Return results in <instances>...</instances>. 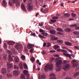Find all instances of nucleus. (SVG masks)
I'll list each match as a JSON object with an SVG mask.
<instances>
[{
    "mask_svg": "<svg viewBox=\"0 0 79 79\" xmlns=\"http://www.w3.org/2000/svg\"><path fill=\"white\" fill-rule=\"evenodd\" d=\"M59 58H57L55 60L56 61V70L57 71H60L61 69H62V67L61 65L62 64V60H59Z\"/></svg>",
    "mask_w": 79,
    "mask_h": 79,
    "instance_id": "1",
    "label": "nucleus"
},
{
    "mask_svg": "<svg viewBox=\"0 0 79 79\" xmlns=\"http://www.w3.org/2000/svg\"><path fill=\"white\" fill-rule=\"evenodd\" d=\"M53 64H50L46 65L44 68V69L46 71H47V70H52L53 69Z\"/></svg>",
    "mask_w": 79,
    "mask_h": 79,
    "instance_id": "2",
    "label": "nucleus"
},
{
    "mask_svg": "<svg viewBox=\"0 0 79 79\" xmlns=\"http://www.w3.org/2000/svg\"><path fill=\"white\" fill-rule=\"evenodd\" d=\"M7 52L9 54V56H8V60L9 61H13V58L11 57V55H12V52L9 50H7Z\"/></svg>",
    "mask_w": 79,
    "mask_h": 79,
    "instance_id": "3",
    "label": "nucleus"
},
{
    "mask_svg": "<svg viewBox=\"0 0 79 79\" xmlns=\"http://www.w3.org/2000/svg\"><path fill=\"white\" fill-rule=\"evenodd\" d=\"M72 63L73 64L72 66L73 67V68L77 67L76 69H78L79 66H78V63L77 62V61L76 60H73L72 62Z\"/></svg>",
    "mask_w": 79,
    "mask_h": 79,
    "instance_id": "4",
    "label": "nucleus"
},
{
    "mask_svg": "<svg viewBox=\"0 0 79 79\" xmlns=\"http://www.w3.org/2000/svg\"><path fill=\"white\" fill-rule=\"evenodd\" d=\"M22 47H23V45L21 44H17L15 46V48L19 52L22 51Z\"/></svg>",
    "mask_w": 79,
    "mask_h": 79,
    "instance_id": "5",
    "label": "nucleus"
},
{
    "mask_svg": "<svg viewBox=\"0 0 79 79\" xmlns=\"http://www.w3.org/2000/svg\"><path fill=\"white\" fill-rule=\"evenodd\" d=\"M7 71L10 72V69L13 68V63H10V62H7Z\"/></svg>",
    "mask_w": 79,
    "mask_h": 79,
    "instance_id": "6",
    "label": "nucleus"
},
{
    "mask_svg": "<svg viewBox=\"0 0 79 79\" xmlns=\"http://www.w3.org/2000/svg\"><path fill=\"white\" fill-rule=\"evenodd\" d=\"M27 7L28 10L31 11L33 9V5L31 3H28L27 5Z\"/></svg>",
    "mask_w": 79,
    "mask_h": 79,
    "instance_id": "7",
    "label": "nucleus"
},
{
    "mask_svg": "<svg viewBox=\"0 0 79 79\" xmlns=\"http://www.w3.org/2000/svg\"><path fill=\"white\" fill-rule=\"evenodd\" d=\"M71 66L69 64H67L65 65L63 68V69H64V71H68V69L70 68Z\"/></svg>",
    "mask_w": 79,
    "mask_h": 79,
    "instance_id": "8",
    "label": "nucleus"
},
{
    "mask_svg": "<svg viewBox=\"0 0 79 79\" xmlns=\"http://www.w3.org/2000/svg\"><path fill=\"white\" fill-rule=\"evenodd\" d=\"M23 73L25 75L27 76L26 79H29V72L28 71L26 70H24L23 71Z\"/></svg>",
    "mask_w": 79,
    "mask_h": 79,
    "instance_id": "9",
    "label": "nucleus"
},
{
    "mask_svg": "<svg viewBox=\"0 0 79 79\" xmlns=\"http://www.w3.org/2000/svg\"><path fill=\"white\" fill-rule=\"evenodd\" d=\"M1 73L3 75H6V69L4 68L2 69Z\"/></svg>",
    "mask_w": 79,
    "mask_h": 79,
    "instance_id": "10",
    "label": "nucleus"
},
{
    "mask_svg": "<svg viewBox=\"0 0 79 79\" xmlns=\"http://www.w3.org/2000/svg\"><path fill=\"white\" fill-rule=\"evenodd\" d=\"M15 3L16 4V6L17 7H18V6H20V5H21V3L20 2V1L19 0H16V1Z\"/></svg>",
    "mask_w": 79,
    "mask_h": 79,
    "instance_id": "11",
    "label": "nucleus"
},
{
    "mask_svg": "<svg viewBox=\"0 0 79 79\" xmlns=\"http://www.w3.org/2000/svg\"><path fill=\"white\" fill-rule=\"evenodd\" d=\"M49 77L51 79H55V75L54 73L51 74Z\"/></svg>",
    "mask_w": 79,
    "mask_h": 79,
    "instance_id": "12",
    "label": "nucleus"
},
{
    "mask_svg": "<svg viewBox=\"0 0 79 79\" xmlns=\"http://www.w3.org/2000/svg\"><path fill=\"white\" fill-rule=\"evenodd\" d=\"M21 8L23 11H26V8L25 6H24V5L23 4L21 5Z\"/></svg>",
    "mask_w": 79,
    "mask_h": 79,
    "instance_id": "13",
    "label": "nucleus"
},
{
    "mask_svg": "<svg viewBox=\"0 0 79 79\" xmlns=\"http://www.w3.org/2000/svg\"><path fill=\"white\" fill-rule=\"evenodd\" d=\"M2 5L4 7H6L7 6V3L5 0H3L2 2Z\"/></svg>",
    "mask_w": 79,
    "mask_h": 79,
    "instance_id": "14",
    "label": "nucleus"
},
{
    "mask_svg": "<svg viewBox=\"0 0 79 79\" xmlns=\"http://www.w3.org/2000/svg\"><path fill=\"white\" fill-rule=\"evenodd\" d=\"M34 46V45L33 44H30L27 45V48L29 49H30V48H32Z\"/></svg>",
    "mask_w": 79,
    "mask_h": 79,
    "instance_id": "15",
    "label": "nucleus"
},
{
    "mask_svg": "<svg viewBox=\"0 0 79 79\" xmlns=\"http://www.w3.org/2000/svg\"><path fill=\"white\" fill-rule=\"evenodd\" d=\"M50 32L51 34H56V31L53 30H50Z\"/></svg>",
    "mask_w": 79,
    "mask_h": 79,
    "instance_id": "16",
    "label": "nucleus"
},
{
    "mask_svg": "<svg viewBox=\"0 0 79 79\" xmlns=\"http://www.w3.org/2000/svg\"><path fill=\"white\" fill-rule=\"evenodd\" d=\"M2 60L4 61H6L7 60V55L6 54H4L3 56L2 57Z\"/></svg>",
    "mask_w": 79,
    "mask_h": 79,
    "instance_id": "17",
    "label": "nucleus"
},
{
    "mask_svg": "<svg viewBox=\"0 0 79 79\" xmlns=\"http://www.w3.org/2000/svg\"><path fill=\"white\" fill-rule=\"evenodd\" d=\"M14 61L15 63H18V62H19V59L18 57H15Z\"/></svg>",
    "mask_w": 79,
    "mask_h": 79,
    "instance_id": "18",
    "label": "nucleus"
},
{
    "mask_svg": "<svg viewBox=\"0 0 79 79\" xmlns=\"http://www.w3.org/2000/svg\"><path fill=\"white\" fill-rule=\"evenodd\" d=\"M7 44L8 45H13L15 44V42L13 41H9L7 42Z\"/></svg>",
    "mask_w": 79,
    "mask_h": 79,
    "instance_id": "19",
    "label": "nucleus"
},
{
    "mask_svg": "<svg viewBox=\"0 0 79 79\" xmlns=\"http://www.w3.org/2000/svg\"><path fill=\"white\" fill-rule=\"evenodd\" d=\"M13 74L15 76H17L19 74V72L17 70H15Z\"/></svg>",
    "mask_w": 79,
    "mask_h": 79,
    "instance_id": "20",
    "label": "nucleus"
},
{
    "mask_svg": "<svg viewBox=\"0 0 79 79\" xmlns=\"http://www.w3.org/2000/svg\"><path fill=\"white\" fill-rule=\"evenodd\" d=\"M65 45H69V46H71V45H72V44H71V43L68 42H65Z\"/></svg>",
    "mask_w": 79,
    "mask_h": 79,
    "instance_id": "21",
    "label": "nucleus"
},
{
    "mask_svg": "<svg viewBox=\"0 0 79 79\" xmlns=\"http://www.w3.org/2000/svg\"><path fill=\"white\" fill-rule=\"evenodd\" d=\"M54 49H57L58 48H60V46L58 45H54L53 47Z\"/></svg>",
    "mask_w": 79,
    "mask_h": 79,
    "instance_id": "22",
    "label": "nucleus"
},
{
    "mask_svg": "<svg viewBox=\"0 0 79 79\" xmlns=\"http://www.w3.org/2000/svg\"><path fill=\"white\" fill-rule=\"evenodd\" d=\"M57 42L58 44H62L63 42L62 40H59L57 41Z\"/></svg>",
    "mask_w": 79,
    "mask_h": 79,
    "instance_id": "23",
    "label": "nucleus"
},
{
    "mask_svg": "<svg viewBox=\"0 0 79 79\" xmlns=\"http://www.w3.org/2000/svg\"><path fill=\"white\" fill-rule=\"evenodd\" d=\"M65 31H66V32H71V30L70 29L67 28L65 29Z\"/></svg>",
    "mask_w": 79,
    "mask_h": 79,
    "instance_id": "24",
    "label": "nucleus"
},
{
    "mask_svg": "<svg viewBox=\"0 0 79 79\" xmlns=\"http://www.w3.org/2000/svg\"><path fill=\"white\" fill-rule=\"evenodd\" d=\"M57 31H59V32H63V30H62L61 28H58L57 29Z\"/></svg>",
    "mask_w": 79,
    "mask_h": 79,
    "instance_id": "25",
    "label": "nucleus"
},
{
    "mask_svg": "<svg viewBox=\"0 0 79 79\" xmlns=\"http://www.w3.org/2000/svg\"><path fill=\"white\" fill-rule=\"evenodd\" d=\"M19 66L20 67V68L21 69H23V64H19Z\"/></svg>",
    "mask_w": 79,
    "mask_h": 79,
    "instance_id": "26",
    "label": "nucleus"
},
{
    "mask_svg": "<svg viewBox=\"0 0 79 79\" xmlns=\"http://www.w3.org/2000/svg\"><path fill=\"white\" fill-rule=\"evenodd\" d=\"M20 78L21 79H25V76L24 75H22L21 76Z\"/></svg>",
    "mask_w": 79,
    "mask_h": 79,
    "instance_id": "27",
    "label": "nucleus"
},
{
    "mask_svg": "<svg viewBox=\"0 0 79 79\" xmlns=\"http://www.w3.org/2000/svg\"><path fill=\"white\" fill-rule=\"evenodd\" d=\"M78 75H79V72H77V73H75V74L74 75V77H76L77 76H78Z\"/></svg>",
    "mask_w": 79,
    "mask_h": 79,
    "instance_id": "28",
    "label": "nucleus"
},
{
    "mask_svg": "<svg viewBox=\"0 0 79 79\" xmlns=\"http://www.w3.org/2000/svg\"><path fill=\"white\" fill-rule=\"evenodd\" d=\"M64 55H65V56H68V57H70V55H71L69 54H66L65 53H64Z\"/></svg>",
    "mask_w": 79,
    "mask_h": 79,
    "instance_id": "29",
    "label": "nucleus"
},
{
    "mask_svg": "<svg viewBox=\"0 0 79 79\" xmlns=\"http://www.w3.org/2000/svg\"><path fill=\"white\" fill-rule=\"evenodd\" d=\"M23 66L25 69H27V66L26 64H24Z\"/></svg>",
    "mask_w": 79,
    "mask_h": 79,
    "instance_id": "30",
    "label": "nucleus"
},
{
    "mask_svg": "<svg viewBox=\"0 0 79 79\" xmlns=\"http://www.w3.org/2000/svg\"><path fill=\"white\" fill-rule=\"evenodd\" d=\"M45 75H41V79H45Z\"/></svg>",
    "mask_w": 79,
    "mask_h": 79,
    "instance_id": "31",
    "label": "nucleus"
},
{
    "mask_svg": "<svg viewBox=\"0 0 79 79\" xmlns=\"http://www.w3.org/2000/svg\"><path fill=\"white\" fill-rule=\"evenodd\" d=\"M42 35H44V36H47V35H48V34H47V33H43L42 34Z\"/></svg>",
    "mask_w": 79,
    "mask_h": 79,
    "instance_id": "32",
    "label": "nucleus"
},
{
    "mask_svg": "<svg viewBox=\"0 0 79 79\" xmlns=\"http://www.w3.org/2000/svg\"><path fill=\"white\" fill-rule=\"evenodd\" d=\"M31 60L33 63L35 61V58L34 57H32L31 59Z\"/></svg>",
    "mask_w": 79,
    "mask_h": 79,
    "instance_id": "33",
    "label": "nucleus"
},
{
    "mask_svg": "<svg viewBox=\"0 0 79 79\" xmlns=\"http://www.w3.org/2000/svg\"><path fill=\"white\" fill-rule=\"evenodd\" d=\"M21 58L22 59V60H24L26 59V57H25V56H24V55H22L21 56Z\"/></svg>",
    "mask_w": 79,
    "mask_h": 79,
    "instance_id": "34",
    "label": "nucleus"
},
{
    "mask_svg": "<svg viewBox=\"0 0 79 79\" xmlns=\"http://www.w3.org/2000/svg\"><path fill=\"white\" fill-rule=\"evenodd\" d=\"M31 36H32V35L34 37H35V33H34L33 34H32V31H31Z\"/></svg>",
    "mask_w": 79,
    "mask_h": 79,
    "instance_id": "35",
    "label": "nucleus"
},
{
    "mask_svg": "<svg viewBox=\"0 0 79 79\" xmlns=\"http://www.w3.org/2000/svg\"><path fill=\"white\" fill-rule=\"evenodd\" d=\"M4 48H6V47H7V44L6 43H4Z\"/></svg>",
    "mask_w": 79,
    "mask_h": 79,
    "instance_id": "36",
    "label": "nucleus"
},
{
    "mask_svg": "<svg viewBox=\"0 0 79 79\" xmlns=\"http://www.w3.org/2000/svg\"><path fill=\"white\" fill-rule=\"evenodd\" d=\"M64 15L65 17H69V14H65Z\"/></svg>",
    "mask_w": 79,
    "mask_h": 79,
    "instance_id": "37",
    "label": "nucleus"
},
{
    "mask_svg": "<svg viewBox=\"0 0 79 79\" xmlns=\"http://www.w3.org/2000/svg\"><path fill=\"white\" fill-rule=\"evenodd\" d=\"M48 45L47 46V47H49L51 46V44L49 43H48L47 44Z\"/></svg>",
    "mask_w": 79,
    "mask_h": 79,
    "instance_id": "38",
    "label": "nucleus"
},
{
    "mask_svg": "<svg viewBox=\"0 0 79 79\" xmlns=\"http://www.w3.org/2000/svg\"><path fill=\"white\" fill-rule=\"evenodd\" d=\"M74 34H75V35H78L79 34V32H77V31H75L73 32Z\"/></svg>",
    "mask_w": 79,
    "mask_h": 79,
    "instance_id": "39",
    "label": "nucleus"
},
{
    "mask_svg": "<svg viewBox=\"0 0 79 79\" xmlns=\"http://www.w3.org/2000/svg\"><path fill=\"white\" fill-rule=\"evenodd\" d=\"M51 22H52V23H56V20H51Z\"/></svg>",
    "mask_w": 79,
    "mask_h": 79,
    "instance_id": "40",
    "label": "nucleus"
},
{
    "mask_svg": "<svg viewBox=\"0 0 79 79\" xmlns=\"http://www.w3.org/2000/svg\"><path fill=\"white\" fill-rule=\"evenodd\" d=\"M72 16L73 17H76V15L74 13H72Z\"/></svg>",
    "mask_w": 79,
    "mask_h": 79,
    "instance_id": "41",
    "label": "nucleus"
},
{
    "mask_svg": "<svg viewBox=\"0 0 79 79\" xmlns=\"http://www.w3.org/2000/svg\"><path fill=\"white\" fill-rule=\"evenodd\" d=\"M76 26H77V25H76V24H74V25H70V27H76Z\"/></svg>",
    "mask_w": 79,
    "mask_h": 79,
    "instance_id": "42",
    "label": "nucleus"
},
{
    "mask_svg": "<svg viewBox=\"0 0 79 79\" xmlns=\"http://www.w3.org/2000/svg\"><path fill=\"white\" fill-rule=\"evenodd\" d=\"M14 69H19V68L18 67L17 65H15L14 67Z\"/></svg>",
    "mask_w": 79,
    "mask_h": 79,
    "instance_id": "43",
    "label": "nucleus"
},
{
    "mask_svg": "<svg viewBox=\"0 0 79 79\" xmlns=\"http://www.w3.org/2000/svg\"><path fill=\"white\" fill-rule=\"evenodd\" d=\"M53 19H58V17H52Z\"/></svg>",
    "mask_w": 79,
    "mask_h": 79,
    "instance_id": "44",
    "label": "nucleus"
},
{
    "mask_svg": "<svg viewBox=\"0 0 79 79\" xmlns=\"http://www.w3.org/2000/svg\"><path fill=\"white\" fill-rule=\"evenodd\" d=\"M39 37L40 38H42V39H44V36L41 35H39Z\"/></svg>",
    "mask_w": 79,
    "mask_h": 79,
    "instance_id": "45",
    "label": "nucleus"
},
{
    "mask_svg": "<svg viewBox=\"0 0 79 79\" xmlns=\"http://www.w3.org/2000/svg\"><path fill=\"white\" fill-rule=\"evenodd\" d=\"M7 76L9 77H11L12 76V75H11V74H7Z\"/></svg>",
    "mask_w": 79,
    "mask_h": 79,
    "instance_id": "46",
    "label": "nucleus"
},
{
    "mask_svg": "<svg viewBox=\"0 0 79 79\" xmlns=\"http://www.w3.org/2000/svg\"><path fill=\"white\" fill-rule=\"evenodd\" d=\"M62 52H63L64 53H66L67 52V51L66 50H62L61 49V51Z\"/></svg>",
    "mask_w": 79,
    "mask_h": 79,
    "instance_id": "47",
    "label": "nucleus"
},
{
    "mask_svg": "<svg viewBox=\"0 0 79 79\" xmlns=\"http://www.w3.org/2000/svg\"><path fill=\"white\" fill-rule=\"evenodd\" d=\"M33 68V71H34V70H35V69L36 68V67H35V65H34Z\"/></svg>",
    "mask_w": 79,
    "mask_h": 79,
    "instance_id": "48",
    "label": "nucleus"
},
{
    "mask_svg": "<svg viewBox=\"0 0 79 79\" xmlns=\"http://www.w3.org/2000/svg\"><path fill=\"white\" fill-rule=\"evenodd\" d=\"M33 51H34V49H31L30 50V53H32L33 52Z\"/></svg>",
    "mask_w": 79,
    "mask_h": 79,
    "instance_id": "49",
    "label": "nucleus"
},
{
    "mask_svg": "<svg viewBox=\"0 0 79 79\" xmlns=\"http://www.w3.org/2000/svg\"><path fill=\"white\" fill-rule=\"evenodd\" d=\"M13 51L14 53H16L17 52V51L15 49H14L13 50Z\"/></svg>",
    "mask_w": 79,
    "mask_h": 79,
    "instance_id": "50",
    "label": "nucleus"
},
{
    "mask_svg": "<svg viewBox=\"0 0 79 79\" xmlns=\"http://www.w3.org/2000/svg\"><path fill=\"white\" fill-rule=\"evenodd\" d=\"M53 40H58V38L55 37L53 38Z\"/></svg>",
    "mask_w": 79,
    "mask_h": 79,
    "instance_id": "51",
    "label": "nucleus"
},
{
    "mask_svg": "<svg viewBox=\"0 0 79 79\" xmlns=\"http://www.w3.org/2000/svg\"><path fill=\"white\" fill-rule=\"evenodd\" d=\"M68 63H69V61L67 62V61H66V60H64V64H66V63H68Z\"/></svg>",
    "mask_w": 79,
    "mask_h": 79,
    "instance_id": "52",
    "label": "nucleus"
},
{
    "mask_svg": "<svg viewBox=\"0 0 79 79\" xmlns=\"http://www.w3.org/2000/svg\"><path fill=\"white\" fill-rule=\"evenodd\" d=\"M74 48L76 49H79V47H78V46H75L74 47Z\"/></svg>",
    "mask_w": 79,
    "mask_h": 79,
    "instance_id": "53",
    "label": "nucleus"
},
{
    "mask_svg": "<svg viewBox=\"0 0 79 79\" xmlns=\"http://www.w3.org/2000/svg\"><path fill=\"white\" fill-rule=\"evenodd\" d=\"M48 9L46 8L44 10V11H45V12H47V11H48Z\"/></svg>",
    "mask_w": 79,
    "mask_h": 79,
    "instance_id": "54",
    "label": "nucleus"
},
{
    "mask_svg": "<svg viewBox=\"0 0 79 79\" xmlns=\"http://www.w3.org/2000/svg\"><path fill=\"white\" fill-rule=\"evenodd\" d=\"M55 60V58H52L51 59V62H52Z\"/></svg>",
    "mask_w": 79,
    "mask_h": 79,
    "instance_id": "55",
    "label": "nucleus"
},
{
    "mask_svg": "<svg viewBox=\"0 0 79 79\" xmlns=\"http://www.w3.org/2000/svg\"><path fill=\"white\" fill-rule=\"evenodd\" d=\"M39 26H42V25H43V24H42V23H41V24L40 23H39Z\"/></svg>",
    "mask_w": 79,
    "mask_h": 79,
    "instance_id": "56",
    "label": "nucleus"
},
{
    "mask_svg": "<svg viewBox=\"0 0 79 79\" xmlns=\"http://www.w3.org/2000/svg\"><path fill=\"white\" fill-rule=\"evenodd\" d=\"M40 32H44V31H43L42 29H41L40 30Z\"/></svg>",
    "mask_w": 79,
    "mask_h": 79,
    "instance_id": "57",
    "label": "nucleus"
},
{
    "mask_svg": "<svg viewBox=\"0 0 79 79\" xmlns=\"http://www.w3.org/2000/svg\"><path fill=\"white\" fill-rule=\"evenodd\" d=\"M56 57H59V55L58 54H56L55 55Z\"/></svg>",
    "mask_w": 79,
    "mask_h": 79,
    "instance_id": "58",
    "label": "nucleus"
},
{
    "mask_svg": "<svg viewBox=\"0 0 79 79\" xmlns=\"http://www.w3.org/2000/svg\"><path fill=\"white\" fill-rule=\"evenodd\" d=\"M50 52H51V53H55V50L51 51H50Z\"/></svg>",
    "mask_w": 79,
    "mask_h": 79,
    "instance_id": "59",
    "label": "nucleus"
},
{
    "mask_svg": "<svg viewBox=\"0 0 79 79\" xmlns=\"http://www.w3.org/2000/svg\"><path fill=\"white\" fill-rule=\"evenodd\" d=\"M46 43H44V44H43V47H45L46 46Z\"/></svg>",
    "mask_w": 79,
    "mask_h": 79,
    "instance_id": "60",
    "label": "nucleus"
},
{
    "mask_svg": "<svg viewBox=\"0 0 79 79\" xmlns=\"http://www.w3.org/2000/svg\"><path fill=\"white\" fill-rule=\"evenodd\" d=\"M57 51L58 52H61V49H58L57 50Z\"/></svg>",
    "mask_w": 79,
    "mask_h": 79,
    "instance_id": "61",
    "label": "nucleus"
},
{
    "mask_svg": "<svg viewBox=\"0 0 79 79\" xmlns=\"http://www.w3.org/2000/svg\"><path fill=\"white\" fill-rule=\"evenodd\" d=\"M75 29H78L79 30V27H75Z\"/></svg>",
    "mask_w": 79,
    "mask_h": 79,
    "instance_id": "62",
    "label": "nucleus"
},
{
    "mask_svg": "<svg viewBox=\"0 0 79 79\" xmlns=\"http://www.w3.org/2000/svg\"><path fill=\"white\" fill-rule=\"evenodd\" d=\"M65 75H66V74L65 73H63L62 74L63 76H65Z\"/></svg>",
    "mask_w": 79,
    "mask_h": 79,
    "instance_id": "63",
    "label": "nucleus"
},
{
    "mask_svg": "<svg viewBox=\"0 0 79 79\" xmlns=\"http://www.w3.org/2000/svg\"><path fill=\"white\" fill-rule=\"evenodd\" d=\"M39 1L41 3H42V2H44V0H39Z\"/></svg>",
    "mask_w": 79,
    "mask_h": 79,
    "instance_id": "64",
    "label": "nucleus"
}]
</instances>
